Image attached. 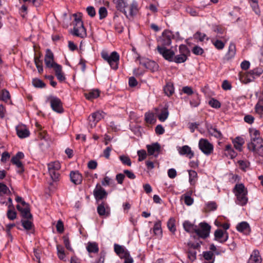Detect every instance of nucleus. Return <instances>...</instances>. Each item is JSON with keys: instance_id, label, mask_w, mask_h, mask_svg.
<instances>
[{"instance_id": "f257e3e1", "label": "nucleus", "mask_w": 263, "mask_h": 263, "mask_svg": "<svg viewBox=\"0 0 263 263\" xmlns=\"http://www.w3.org/2000/svg\"><path fill=\"white\" fill-rule=\"evenodd\" d=\"M199 226L200 228L187 220L185 221L183 223V228L186 232L189 233H195L199 237L205 239L209 236L211 227L208 223L204 222H200Z\"/></svg>"}, {"instance_id": "f03ea898", "label": "nucleus", "mask_w": 263, "mask_h": 263, "mask_svg": "<svg viewBox=\"0 0 263 263\" xmlns=\"http://www.w3.org/2000/svg\"><path fill=\"white\" fill-rule=\"evenodd\" d=\"M251 141L248 143L247 147L250 151L253 152L263 144V140L260 136L259 130L252 129L249 130Z\"/></svg>"}, {"instance_id": "7ed1b4c3", "label": "nucleus", "mask_w": 263, "mask_h": 263, "mask_svg": "<svg viewBox=\"0 0 263 263\" xmlns=\"http://www.w3.org/2000/svg\"><path fill=\"white\" fill-rule=\"evenodd\" d=\"M73 16L74 24L72 34L80 38L85 37L87 36L86 30L81 17H78L77 14H74Z\"/></svg>"}, {"instance_id": "20e7f679", "label": "nucleus", "mask_w": 263, "mask_h": 263, "mask_svg": "<svg viewBox=\"0 0 263 263\" xmlns=\"http://www.w3.org/2000/svg\"><path fill=\"white\" fill-rule=\"evenodd\" d=\"M101 57L105 61L107 62L112 69L117 70L118 68L120 56L117 52L113 51L110 55H109L107 52L102 51Z\"/></svg>"}, {"instance_id": "39448f33", "label": "nucleus", "mask_w": 263, "mask_h": 263, "mask_svg": "<svg viewBox=\"0 0 263 263\" xmlns=\"http://www.w3.org/2000/svg\"><path fill=\"white\" fill-rule=\"evenodd\" d=\"M179 54H177L173 57V62L180 64L185 62L190 55V51L186 45L181 44L179 47Z\"/></svg>"}, {"instance_id": "423d86ee", "label": "nucleus", "mask_w": 263, "mask_h": 263, "mask_svg": "<svg viewBox=\"0 0 263 263\" xmlns=\"http://www.w3.org/2000/svg\"><path fill=\"white\" fill-rule=\"evenodd\" d=\"M174 38V35L173 32L168 30H165L161 36L158 40V44L157 46L165 47L170 46L172 43V40Z\"/></svg>"}, {"instance_id": "0eeeda50", "label": "nucleus", "mask_w": 263, "mask_h": 263, "mask_svg": "<svg viewBox=\"0 0 263 263\" xmlns=\"http://www.w3.org/2000/svg\"><path fill=\"white\" fill-rule=\"evenodd\" d=\"M47 99L49 101L51 107L53 111L60 114L64 112L63 103L59 98L50 96Z\"/></svg>"}, {"instance_id": "6e6552de", "label": "nucleus", "mask_w": 263, "mask_h": 263, "mask_svg": "<svg viewBox=\"0 0 263 263\" xmlns=\"http://www.w3.org/2000/svg\"><path fill=\"white\" fill-rule=\"evenodd\" d=\"M24 158V154L22 152H17L15 155L13 156L11 159V162L12 164L15 165L18 168L17 172L22 174L24 172V167L22 162L20 161Z\"/></svg>"}, {"instance_id": "1a4fd4ad", "label": "nucleus", "mask_w": 263, "mask_h": 263, "mask_svg": "<svg viewBox=\"0 0 263 263\" xmlns=\"http://www.w3.org/2000/svg\"><path fill=\"white\" fill-rule=\"evenodd\" d=\"M157 50L165 60L170 62H173V58L175 55V52L173 50L161 46H157Z\"/></svg>"}, {"instance_id": "9d476101", "label": "nucleus", "mask_w": 263, "mask_h": 263, "mask_svg": "<svg viewBox=\"0 0 263 263\" xmlns=\"http://www.w3.org/2000/svg\"><path fill=\"white\" fill-rule=\"evenodd\" d=\"M137 60H140V65L152 72H155L158 70L159 65L154 61L144 58L141 59L140 57H138Z\"/></svg>"}, {"instance_id": "9b49d317", "label": "nucleus", "mask_w": 263, "mask_h": 263, "mask_svg": "<svg viewBox=\"0 0 263 263\" xmlns=\"http://www.w3.org/2000/svg\"><path fill=\"white\" fill-rule=\"evenodd\" d=\"M199 147L206 155H210L213 151V145L205 139L202 138L199 140Z\"/></svg>"}, {"instance_id": "f8f14e48", "label": "nucleus", "mask_w": 263, "mask_h": 263, "mask_svg": "<svg viewBox=\"0 0 263 263\" xmlns=\"http://www.w3.org/2000/svg\"><path fill=\"white\" fill-rule=\"evenodd\" d=\"M93 195L97 201L106 198L107 196V192L99 183H98L93 190Z\"/></svg>"}, {"instance_id": "ddd939ff", "label": "nucleus", "mask_w": 263, "mask_h": 263, "mask_svg": "<svg viewBox=\"0 0 263 263\" xmlns=\"http://www.w3.org/2000/svg\"><path fill=\"white\" fill-rule=\"evenodd\" d=\"M104 112L102 111H97L92 113L88 117L90 126H95L96 124L104 118Z\"/></svg>"}, {"instance_id": "4468645a", "label": "nucleus", "mask_w": 263, "mask_h": 263, "mask_svg": "<svg viewBox=\"0 0 263 263\" xmlns=\"http://www.w3.org/2000/svg\"><path fill=\"white\" fill-rule=\"evenodd\" d=\"M44 61L46 66L49 68H54L55 67L54 64H58L54 62V55L50 49L46 50Z\"/></svg>"}, {"instance_id": "2eb2a0df", "label": "nucleus", "mask_w": 263, "mask_h": 263, "mask_svg": "<svg viewBox=\"0 0 263 263\" xmlns=\"http://www.w3.org/2000/svg\"><path fill=\"white\" fill-rule=\"evenodd\" d=\"M227 41L225 36L216 35V37L211 39V42L218 50L224 48Z\"/></svg>"}, {"instance_id": "dca6fc26", "label": "nucleus", "mask_w": 263, "mask_h": 263, "mask_svg": "<svg viewBox=\"0 0 263 263\" xmlns=\"http://www.w3.org/2000/svg\"><path fill=\"white\" fill-rule=\"evenodd\" d=\"M16 134L21 139L26 138L29 136L30 132L27 126L24 124H19L16 127Z\"/></svg>"}, {"instance_id": "f3484780", "label": "nucleus", "mask_w": 263, "mask_h": 263, "mask_svg": "<svg viewBox=\"0 0 263 263\" xmlns=\"http://www.w3.org/2000/svg\"><path fill=\"white\" fill-rule=\"evenodd\" d=\"M147 154L149 156L154 155L157 157L161 151V146L158 142L146 145Z\"/></svg>"}, {"instance_id": "a211bd4d", "label": "nucleus", "mask_w": 263, "mask_h": 263, "mask_svg": "<svg viewBox=\"0 0 263 263\" xmlns=\"http://www.w3.org/2000/svg\"><path fill=\"white\" fill-rule=\"evenodd\" d=\"M70 181L75 185L81 184L83 181V176L78 171H72L69 174Z\"/></svg>"}, {"instance_id": "6ab92c4d", "label": "nucleus", "mask_w": 263, "mask_h": 263, "mask_svg": "<svg viewBox=\"0 0 263 263\" xmlns=\"http://www.w3.org/2000/svg\"><path fill=\"white\" fill-rule=\"evenodd\" d=\"M114 247L115 253L120 256V258H122V257L129 256V252L125 249L124 246L115 243Z\"/></svg>"}, {"instance_id": "aec40b11", "label": "nucleus", "mask_w": 263, "mask_h": 263, "mask_svg": "<svg viewBox=\"0 0 263 263\" xmlns=\"http://www.w3.org/2000/svg\"><path fill=\"white\" fill-rule=\"evenodd\" d=\"M236 52V45L234 43H230L228 51L225 54L223 60L229 61L234 58Z\"/></svg>"}, {"instance_id": "412c9836", "label": "nucleus", "mask_w": 263, "mask_h": 263, "mask_svg": "<svg viewBox=\"0 0 263 263\" xmlns=\"http://www.w3.org/2000/svg\"><path fill=\"white\" fill-rule=\"evenodd\" d=\"M177 149L180 155H185L189 159H191L194 156V152L192 151L191 147L188 145H184L182 147H178Z\"/></svg>"}, {"instance_id": "4be33fe9", "label": "nucleus", "mask_w": 263, "mask_h": 263, "mask_svg": "<svg viewBox=\"0 0 263 263\" xmlns=\"http://www.w3.org/2000/svg\"><path fill=\"white\" fill-rule=\"evenodd\" d=\"M208 132L210 135L215 137L217 139L221 140L222 139V134L220 131L218 130L215 126L212 125H207L206 126Z\"/></svg>"}, {"instance_id": "5701e85b", "label": "nucleus", "mask_w": 263, "mask_h": 263, "mask_svg": "<svg viewBox=\"0 0 263 263\" xmlns=\"http://www.w3.org/2000/svg\"><path fill=\"white\" fill-rule=\"evenodd\" d=\"M16 209L21 213L22 216L26 219H32L33 216L30 213V207H21L19 204L16 205Z\"/></svg>"}, {"instance_id": "b1692460", "label": "nucleus", "mask_w": 263, "mask_h": 263, "mask_svg": "<svg viewBox=\"0 0 263 263\" xmlns=\"http://www.w3.org/2000/svg\"><path fill=\"white\" fill-rule=\"evenodd\" d=\"M113 3L115 5L116 9L120 11V12H123L124 15L128 17V15L127 14V12L125 10V7H126V3L125 0H113Z\"/></svg>"}, {"instance_id": "393cba45", "label": "nucleus", "mask_w": 263, "mask_h": 263, "mask_svg": "<svg viewBox=\"0 0 263 263\" xmlns=\"http://www.w3.org/2000/svg\"><path fill=\"white\" fill-rule=\"evenodd\" d=\"M262 259L258 250L253 251L247 263H260Z\"/></svg>"}, {"instance_id": "a878e982", "label": "nucleus", "mask_w": 263, "mask_h": 263, "mask_svg": "<svg viewBox=\"0 0 263 263\" xmlns=\"http://www.w3.org/2000/svg\"><path fill=\"white\" fill-rule=\"evenodd\" d=\"M55 67L53 68L55 75L57 77L58 80L60 82H63L65 80L66 78L64 76V73L62 72V67L60 64H54Z\"/></svg>"}, {"instance_id": "bb28decb", "label": "nucleus", "mask_w": 263, "mask_h": 263, "mask_svg": "<svg viewBox=\"0 0 263 263\" xmlns=\"http://www.w3.org/2000/svg\"><path fill=\"white\" fill-rule=\"evenodd\" d=\"M239 79L241 82L244 83H248L253 81L254 80V76H253L251 71L245 73H239Z\"/></svg>"}, {"instance_id": "cd10ccee", "label": "nucleus", "mask_w": 263, "mask_h": 263, "mask_svg": "<svg viewBox=\"0 0 263 263\" xmlns=\"http://www.w3.org/2000/svg\"><path fill=\"white\" fill-rule=\"evenodd\" d=\"M109 209L108 206L104 201L101 202V203L99 204L97 207V212L98 214L100 216L106 215L108 216V213L107 210Z\"/></svg>"}, {"instance_id": "c85d7f7f", "label": "nucleus", "mask_w": 263, "mask_h": 263, "mask_svg": "<svg viewBox=\"0 0 263 263\" xmlns=\"http://www.w3.org/2000/svg\"><path fill=\"white\" fill-rule=\"evenodd\" d=\"M129 15L134 16L137 15L139 10V7L137 2L133 1L132 3L129 5Z\"/></svg>"}, {"instance_id": "c756f323", "label": "nucleus", "mask_w": 263, "mask_h": 263, "mask_svg": "<svg viewBox=\"0 0 263 263\" xmlns=\"http://www.w3.org/2000/svg\"><path fill=\"white\" fill-rule=\"evenodd\" d=\"M236 229L240 232H243L247 234L250 232V228L249 224L246 221L239 223L236 227Z\"/></svg>"}, {"instance_id": "7c9ffc66", "label": "nucleus", "mask_w": 263, "mask_h": 263, "mask_svg": "<svg viewBox=\"0 0 263 263\" xmlns=\"http://www.w3.org/2000/svg\"><path fill=\"white\" fill-rule=\"evenodd\" d=\"M234 147L239 152L242 151V147L245 143L243 138L240 137H237L232 140Z\"/></svg>"}, {"instance_id": "2f4dec72", "label": "nucleus", "mask_w": 263, "mask_h": 263, "mask_svg": "<svg viewBox=\"0 0 263 263\" xmlns=\"http://www.w3.org/2000/svg\"><path fill=\"white\" fill-rule=\"evenodd\" d=\"M248 192H246L245 193L241 194H235L237 198V204L243 206L245 205L248 202V197H247Z\"/></svg>"}, {"instance_id": "473e14b6", "label": "nucleus", "mask_w": 263, "mask_h": 263, "mask_svg": "<svg viewBox=\"0 0 263 263\" xmlns=\"http://www.w3.org/2000/svg\"><path fill=\"white\" fill-rule=\"evenodd\" d=\"M154 234L158 237L161 238L162 236V230L161 229V222L160 220L157 221L154 224L153 228Z\"/></svg>"}, {"instance_id": "72a5a7b5", "label": "nucleus", "mask_w": 263, "mask_h": 263, "mask_svg": "<svg viewBox=\"0 0 263 263\" xmlns=\"http://www.w3.org/2000/svg\"><path fill=\"white\" fill-rule=\"evenodd\" d=\"M224 151L225 154L229 156L231 159L235 158L237 155V153L233 149L231 144L226 145Z\"/></svg>"}, {"instance_id": "f704fd0d", "label": "nucleus", "mask_w": 263, "mask_h": 263, "mask_svg": "<svg viewBox=\"0 0 263 263\" xmlns=\"http://www.w3.org/2000/svg\"><path fill=\"white\" fill-rule=\"evenodd\" d=\"M163 90L166 95L170 97L174 93V87L173 83L168 82L163 88Z\"/></svg>"}, {"instance_id": "c9c22d12", "label": "nucleus", "mask_w": 263, "mask_h": 263, "mask_svg": "<svg viewBox=\"0 0 263 263\" xmlns=\"http://www.w3.org/2000/svg\"><path fill=\"white\" fill-rule=\"evenodd\" d=\"M86 249L89 253H97L99 252L98 245L96 242H89Z\"/></svg>"}, {"instance_id": "e433bc0d", "label": "nucleus", "mask_w": 263, "mask_h": 263, "mask_svg": "<svg viewBox=\"0 0 263 263\" xmlns=\"http://www.w3.org/2000/svg\"><path fill=\"white\" fill-rule=\"evenodd\" d=\"M246 192H248V190L242 183L236 184L233 189V192L235 195L245 193Z\"/></svg>"}, {"instance_id": "4c0bfd02", "label": "nucleus", "mask_w": 263, "mask_h": 263, "mask_svg": "<svg viewBox=\"0 0 263 263\" xmlns=\"http://www.w3.org/2000/svg\"><path fill=\"white\" fill-rule=\"evenodd\" d=\"M41 54L39 56H34V60L35 65L37 69L38 72L42 73L43 72V62L40 59Z\"/></svg>"}, {"instance_id": "58836bf2", "label": "nucleus", "mask_w": 263, "mask_h": 263, "mask_svg": "<svg viewBox=\"0 0 263 263\" xmlns=\"http://www.w3.org/2000/svg\"><path fill=\"white\" fill-rule=\"evenodd\" d=\"M169 115L168 106H166L161 110V113L158 115V119L161 122H164L167 118Z\"/></svg>"}, {"instance_id": "ea45409f", "label": "nucleus", "mask_w": 263, "mask_h": 263, "mask_svg": "<svg viewBox=\"0 0 263 263\" xmlns=\"http://www.w3.org/2000/svg\"><path fill=\"white\" fill-rule=\"evenodd\" d=\"M144 117L145 122L148 124H154L156 121L154 113L152 112H146Z\"/></svg>"}, {"instance_id": "a19ab883", "label": "nucleus", "mask_w": 263, "mask_h": 263, "mask_svg": "<svg viewBox=\"0 0 263 263\" xmlns=\"http://www.w3.org/2000/svg\"><path fill=\"white\" fill-rule=\"evenodd\" d=\"M100 95V92L98 90H92L88 93H85V97L87 100H91L98 98Z\"/></svg>"}, {"instance_id": "79ce46f5", "label": "nucleus", "mask_w": 263, "mask_h": 263, "mask_svg": "<svg viewBox=\"0 0 263 263\" xmlns=\"http://www.w3.org/2000/svg\"><path fill=\"white\" fill-rule=\"evenodd\" d=\"M217 209V204L215 201H210L205 204L204 211L205 212H210L213 211Z\"/></svg>"}, {"instance_id": "37998d69", "label": "nucleus", "mask_w": 263, "mask_h": 263, "mask_svg": "<svg viewBox=\"0 0 263 263\" xmlns=\"http://www.w3.org/2000/svg\"><path fill=\"white\" fill-rule=\"evenodd\" d=\"M203 256L205 260L209 261L208 263H214L215 256L212 251L203 252Z\"/></svg>"}, {"instance_id": "c03bdc74", "label": "nucleus", "mask_w": 263, "mask_h": 263, "mask_svg": "<svg viewBox=\"0 0 263 263\" xmlns=\"http://www.w3.org/2000/svg\"><path fill=\"white\" fill-rule=\"evenodd\" d=\"M190 105L194 107H197L200 104V99L198 93L192 95V98L190 102Z\"/></svg>"}, {"instance_id": "a18cd8bd", "label": "nucleus", "mask_w": 263, "mask_h": 263, "mask_svg": "<svg viewBox=\"0 0 263 263\" xmlns=\"http://www.w3.org/2000/svg\"><path fill=\"white\" fill-rule=\"evenodd\" d=\"M175 222L176 221L175 218L172 217L168 219L167 222V226L168 229L173 234H174L176 231Z\"/></svg>"}, {"instance_id": "49530a36", "label": "nucleus", "mask_w": 263, "mask_h": 263, "mask_svg": "<svg viewBox=\"0 0 263 263\" xmlns=\"http://www.w3.org/2000/svg\"><path fill=\"white\" fill-rule=\"evenodd\" d=\"M31 219L22 220V225L23 228L27 231H29L32 229L33 227V223L30 220Z\"/></svg>"}, {"instance_id": "de8ad7c7", "label": "nucleus", "mask_w": 263, "mask_h": 263, "mask_svg": "<svg viewBox=\"0 0 263 263\" xmlns=\"http://www.w3.org/2000/svg\"><path fill=\"white\" fill-rule=\"evenodd\" d=\"M58 170H48L49 174L53 181H57L59 179L60 174Z\"/></svg>"}, {"instance_id": "09e8293b", "label": "nucleus", "mask_w": 263, "mask_h": 263, "mask_svg": "<svg viewBox=\"0 0 263 263\" xmlns=\"http://www.w3.org/2000/svg\"><path fill=\"white\" fill-rule=\"evenodd\" d=\"M256 113L260 115H263V100H259L255 106Z\"/></svg>"}, {"instance_id": "8fccbe9b", "label": "nucleus", "mask_w": 263, "mask_h": 263, "mask_svg": "<svg viewBox=\"0 0 263 263\" xmlns=\"http://www.w3.org/2000/svg\"><path fill=\"white\" fill-rule=\"evenodd\" d=\"M32 84L36 88H44L46 86V84L43 81L37 78L32 80Z\"/></svg>"}, {"instance_id": "3c124183", "label": "nucleus", "mask_w": 263, "mask_h": 263, "mask_svg": "<svg viewBox=\"0 0 263 263\" xmlns=\"http://www.w3.org/2000/svg\"><path fill=\"white\" fill-rule=\"evenodd\" d=\"M224 236V231L221 229H217L214 232L215 240L219 241L222 239L223 237Z\"/></svg>"}, {"instance_id": "603ef678", "label": "nucleus", "mask_w": 263, "mask_h": 263, "mask_svg": "<svg viewBox=\"0 0 263 263\" xmlns=\"http://www.w3.org/2000/svg\"><path fill=\"white\" fill-rule=\"evenodd\" d=\"M48 168L59 171L61 168V164L59 161L51 162L48 164Z\"/></svg>"}, {"instance_id": "864d4df0", "label": "nucleus", "mask_w": 263, "mask_h": 263, "mask_svg": "<svg viewBox=\"0 0 263 263\" xmlns=\"http://www.w3.org/2000/svg\"><path fill=\"white\" fill-rule=\"evenodd\" d=\"M10 193V191L7 185L3 183H0V196Z\"/></svg>"}, {"instance_id": "5fc2aeb1", "label": "nucleus", "mask_w": 263, "mask_h": 263, "mask_svg": "<svg viewBox=\"0 0 263 263\" xmlns=\"http://www.w3.org/2000/svg\"><path fill=\"white\" fill-rule=\"evenodd\" d=\"M58 257L63 260L65 257V254L63 247L61 245H57V246Z\"/></svg>"}, {"instance_id": "6e6d98bb", "label": "nucleus", "mask_w": 263, "mask_h": 263, "mask_svg": "<svg viewBox=\"0 0 263 263\" xmlns=\"http://www.w3.org/2000/svg\"><path fill=\"white\" fill-rule=\"evenodd\" d=\"M239 168L244 172L246 171V168L249 166L250 163L246 160H239L237 162Z\"/></svg>"}, {"instance_id": "4d7b16f0", "label": "nucleus", "mask_w": 263, "mask_h": 263, "mask_svg": "<svg viewBox=\"0 0 263 263\" xmlns=\"http://www.w3.org/2000/svg\"><path fill=\"white\" fill-rule=\"evenodd\" d=\"M1 98L3 101L7 102L8 100L10 99V95L9 92L5 89H3L2 90Z\"/></svg>"}, {"instance_id": "13d9d810", "label": "nucleus", "mask_w": 263, "mask_h": 263, "mask_svg": "<svg viewBox=\"0 0 263 263\" xmlns=\"http://www.w3.org/2000/svg\"><path fill=\"white\" fill-rule=\"evenodd\" d=\"M119 159L123 164L127 165L129 166H131V160L128 156L122 155L119 157Z\"/></svg>"}, {"instance_id": "bf43d9fd", "label": "nucleus", "mask_w": 263, "mask_h": 263, "mask_svg": "<svg viewBox=\"0 0 263 263\" xmlns=\"http://www.w3.org/2000/svg\"><path fill=\"white\" fill-rule=\"evenodd\" d=\"M108 12L105 7H101L99 10V15L100 20L105 18L107 15Z\"/></svg>"}, {"instance_id": "052dcab7", "label": "nucleus", "mask_w": 263, "mask_h": 263, "mask_svg": "<svg viewBox=\"0 0 263 263\" xmlns=\"http://www.w3.org/2000/svg\"><path fill=\"white\" fill-rule=\"evenodd\" d=\"M209 104L214 108H219L221 107V103L219 101L214 98L209 101Z\"/></svg>"}, {"instance_id": "680f3d73", "label": "nucleus", "mask_w": 263, "mask_h": 263, "mask_svg": "<svg viewBox=\"0 0 263 263\" xmlns=\"http://www.w3.org/2000/svg\"><path fill=\"white\" fill-rule=\"evenodd\" d=\"M189 181L191 184L194 182L197 178V173L196 171L193 170L189 171Z\"/></svg>"}, {"instance_id": "e2e57ef3", "label": "nucleus", "mask_w": 263, "mask_h": 263, "mask_svg": "<svg viewBox=\"0 0 263 263\" xmlns=\"http://www.w3.org/2000/svg\"><path fill=\"white\" fill-rule=\"evenodd\" d=\"M63 238V242H64V244L66 247V248L70 251H72V249L70 246V241H69V237L68 236V235H64L62 237Z\"/></svg>"}, {"instance_id": "0e129e2a", "label": "nucleus", "mask_w": 263, "mask_h": 263, "mask_svg": "<svg viewBox=\"0 0 263 263\" xmlns=\"http://www.w3.org/2000/svg\"><path fill=\"white\" fill-rule=\"evenodd\" d=\"M137 155L138 156V161H142L144 160L147 156V154L146 151L144 149L139 150L137 152Z\"/></svg>"}, {"instance_id": "69168bd1", "label": "nucleus", "mask_w": 263, "mask_h": 263, "mask_svg": "<svg viewBox=\"0 0 263 263\" xmlns=\"http://www.w3.org/2000/svg\"><path fill=\"white\" fill-rule=\"evenodd\" d=\"M192 52L194 54L198 55H202L204 52V50L201 47L195 46L192 49Z\"/></svg>"}, {"instance_id": "338daca9", "label": "nucleus", "mask_w": 263, "mask_h": 263, "mask_svg": "<svg viewBox=\"0 0 263 263\" xmlns=\"http://www.w3.org/2000/svg\"><path fill=\"white\" fill-rule=\"evenodd\" d=\"M86 12L89 16L93 17L96 16V12L93 6H88L86 8Z\"/></svg>"}, {"instance_id": "774afa93", "label": "nucleus", "mask_w": 263, "mask_h": 263, "mask_svg": "<svg viewBox=\"0 0 263 263\" xmlns=\"http://www.w3.org/2000/svg\"><path fill=\"white\" fill-rule=\"evenodd\" d=\"M255 156L263 157V144L253 151Z\"/></svg>"}]
</instances>
